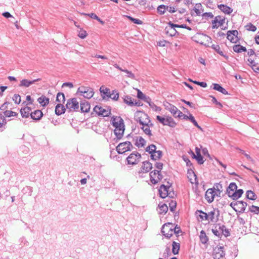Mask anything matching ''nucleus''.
Segmentation results:
<instances>
[{"label": "nucleus", "instance_id": "1", "mask_svg": "<svg viewBox=\"0 0 259 259\" xmlns=\"http://www.w3.org/2000/svg\"><path fill=\"white\" fill-rule=\"evenodd\" d=\"M237 185L235 183H231L227 189L226 193L233 200L238 199L243 193L242 189L237 190Z\"/></svg>", "mask_w": 259, "mask_h": 259}, {"label": "nucleus", "instance_id": "2", "mask_svg": "<svg viewBox=\"0 0 259 259\" xmlns=\"http://www.w3.org/2000/svg\"><path fill=\"white\" fill-rule=\"evenodd\" d=\"M136 120L140 123V124L148 125L151 121L149 117L145 113L141 111L137 112L135 114Z\"/></svg>", "mask_w": 259, "mask_h": 259}, {"label": "nucleus", "instance_id": "3", "mask_svg": "<svg viewBox=\"0 0 259 259\" xmlns=\"http://www.w3.org/2000/svg\"><path fill=\"white\" fill-rule=\"evenodd\" d=\"M76 93L79 94L84 98L90 99L93 96L94 92L93 89L91 88L82 86L78 88Z\"/></svg>", "mask_w": 259, "mask_h": 259}, {"label": "nucleus", "instance_id": "4", "mask_svg": "<svg viewBox=\"0 0 259 259\" xmlns=\"http://www.w3.org/2000/svg\"><path fill=\"white\" fill-rule=\"evenodd\" d=\"M66 109L69 112H75L79 111V105L76 98H71L67 100L66 104Z\"/></svg>", "mask_w": 259, "mask_h": 259}, {"label": "nucleus", "instance_id": "5", "mask_svg": "<svg viewBox=\"0 0 259 259\" xmlns=\"http://www.w3.org/2000/svg\"><path fill=\"white\" fill-rule=\"evenodd\" d=\"M133 145L130 142L120 143L116 148L118 154H123L127 151H131Z\"/></svg>", "mask_w": 259, "mask_h": 259}, {"label": "nucleus", "instance_id": "6", "mask_svg": "<svg viewBox=\"0 0 259 259\" xmlns=\"http://www.w3.org/2000/svg\"><path fill=\"white\" fill-rule=\"evenodd\" d=\"M156 119L163 125H168L171 127H174L176 125V123L172 118L169 116L164 117L157 115L156 116Z\"/></svg>", "mask_w": 259, "mask_h": 259}, {"label": "nucleus", "instance_id": "7", "mask_svg": "<svg viewBox=\"0 0 259 259\" xmlns=\"http://www.w3.org/2000/svg\"><path fill=\"white\" fill-rule=\"evenodd\" d=\"M161 233L167 238H170L173 234V224L172 223L165 224L161 229Z\"/></svg>", "mask_w": 259, "mask_h": 259}, {"label": "nucleus", "instance_id": "8", "mask_svg": "<svg viewBox=\"0 0 259 259\" xmlns=\"http://www.w3.org/2000/svg\"><path fill=\"white\" fill-rule=\"evenodd\" d=\"M94 111L99 116L107 117L110 113V109L108 108H103L100 106L96 105L94 108Z\"/></svg>", "mask_w": 259, "mask_h": 259}, {"label": "nucleus", "instance_id": "9", "mask_svg": "<svg viewBox=\"0 0 259 259\" xmlns=\"http://www.w3.org/2000/svg\"><path fill=\"white\" fill-rule=\"evenodd\" d=\"M197 42L204 46L209 47L211 44V38L204 34H199L197 36Z\"/></svg>", "mask_w": 259, "mask_h": 259}, {"label": "nucleus", "instance_id": "10", "mask_svg": "<svg viewBox=\"0 0 259 259\" xmlns=\"http://www.w3.org/2000/svg\"><path fill=\"white\" fill-rule=\"evenodd\" d=\"M164 106L165 107V108L169 110L171 113L175 117H181V115H182V112L179 110L178 108L175 106L174 105L166 102L165 103H164Z\"/></svg>", "mask_w": 259, "mask_h": 259}, {"label": "nucleus", "instance_id": "11", "mask_svg": "<svg viewBox=\"0 0 259 259\" xmlns=\"http://www.w3.org/2000/svg\"><path fill=\"white\" fill-rule=\"evenodd\" d=\"M214 259H221L225 255V252L224 250V247L217 246L214 249L212 253Z\"/></svg>", "mask_w": 259, "mask_h": 259}, {"label": "nucleus", "instance_id": "12", "mask_svg": "<svg viewBox=\"0 0 259 259\" xmlns=\"http://www.w3.org/2000/svg\"><path fill=\"white\" fill-rule=\"evenodd\" d=\"M141 157V155L138 152L132 153L127 158L128 164L132 165L136 164L139 162Z\"/></svg>", "mask_w": 259, "mask_h": 259}, {"label": "nucleus", "instance_id": "13", "mask_svg": "<svg viewBox=\"0 0 259 259\" xmlns=\"http://www.w3.org/2000/svg\"><path fill=\"white\" fill-rule=\"evenodd\" d=\"M238 32L236 30H229L227 32V38L233 43H236L238 40Z\"/></svg>", "mask_w": 259, "mask_h": 259}, {"label": "nucleus", "instance_id": "14", "mask_svg": "<svg viewBox=\"0 0 259 259\" xmlns=\"http://www.w3.org/2000/svg\"><path fill=\"white\" fill-rule=\"evenodd\" d=\"M112 123L113 126L114 127L116 130L118 128H123L124 124L123 120L120 117L116 116L115 117H113L111 119Z\"/></svg>", "mask_w": 259, "mask_h": 259}, {"label": "nucleus", "instance_id": "15", "mask_svg": "<svg viewBox=\"0 0 259 259\" xmlns=\"http://www.w3.org/2000/svg\"><path fill=\"white\" fill-rule=\"evenodd\" d=\"M220 213L218 209H213L207 213L208 220H210L211 222H217L219 220Z\"/></svg>", "mask_w": 259, "mask_h": 259}, {"label": "nucleus", "instance_id": "16", "mask_svg": "<svg viewBox=\"0 0 259 259\" xmlns=\"http://www.w3.org/2000/svg\"><path fill=\"white\" fill-rule=\"evenodd\" d=\"M167 183V185H162L159 189L160 196L162 198H165L168 195V191L170 185L169 183Z\"/></svg>", "mask_w": 259, "mask_h": 259}, {"label": "nucleus", "instance_id": "17", "mask_svg": "<svg viewBox=\"0 0 259 259\" xmlns=\"http://www.w3.org/2000/svg\"><path fill=\"white\" fill-rule=\"evenodd\" d=\"M215 196L214 189L209 188L205 192V198L208 203H211L213 201Z\"/></svg>", "mask_w": 259, "mask_h": 259}, {"label": "nucleus", "instance_id": "18", "mask_svg": "<svg viewBox=\"0 0 259 259\" xmlns=\"http://www.w3.org/2000/svg\"><path fill=\"white\" fill-rule=\"evenodd\" d=\"M247 205L246 202L243 201H236V211H238L240 213H243L245 210L246 207Z\"/></svg>", "mask_w": 259, "mask_h": 259}, {"label": "nucleus", "instance_id": "19", "mask_svg": "<svg viewBox=\"0 0 259 259\" xmlns=\"http://www.w3.org/2000/svg\"><path fill=\"white\" fill-rule=\"evenodd\" d=\"M100 91L101 94V96L104 100H108V97L111 93L110 90L109 88H105L102 85L100 88Z\"/></svg>", "mask_w": 259, "mask_h": 259}, {"label": "nucleus", "instance_id": "20", "mask_svg": "<svg viewBox=\"0 0 259 259\" xmlns=\"http://www.w3.org/2000/svg\"><path fill=\"white\" fill-rule=\"evenodd\" d=\"M79 108V110L81 112L87 113L89 112L91 106L88 102L84 101L80 103Z\"/></svg>", "mask_w": 259, "mask_h": 259}, {"label": "nucleus", "instance_id": "21", "mask_svg": "<svg viewBox=\"0 0 259 259\" xmlns=\"http://www.w3.org/2000/svg\"><path fill=\"white\" fill-rule=\"evenodd\" d=\"M39 80H40V78H37V79H34V80H31V81H29V80H28L27 79H22L20 81V83L19 84V86L20 87H26V88H28L30 85L32 84L33 83H35L36 81H39Z\"/></svg>", "mask_w": 259, "mask_h": 259}, {"label": "nucleus", "instance_id": "22", "mask_svg": "<svg viewBox=\"0 0 259 259\" xmlns=\"http://www.w3.org/2000/svg\"><path fill=\"white\" fill-rule=\"evenodd\" d=\"M43 115V113L41 110H36L34 112L30 113V116L32 119L36 120H38L41 119Z\"/></svg>", "mask_w": 259, "mask_h": 259}, {"label": "nucleus", "instance_id": "23", "mask_svg": "<svg viewBox=\"0 0 259 259\" xmlns=\"http://www.w3.org/2000/svg\"><path fill=\"white\" fill-rule=\"evenodd\" d=\"M169 27H166L165 30L166 31V33H168V31H173V33H170V36H174L175 35L177 31L175 29V27H179L180 28V25L178 24H174L171 22H169L168 23Z\"/></svg>", "mask_w": 259, "mask_h": 259}, {"label": "nucleus", "instance_id": "24", "mask_svg": "<svg viewBox=\"0 0 259 259\" xmlns=\"http://www.w3.org/2000/svg\"><path fill=\"white\" fill-rule=\"evenodd\" d=\"M148 125H142V127L141 128L143 130L144 132L147 135H148L149 137H151L152 136L151 134V130H150V127L153 126V124L150 122V123H148L147 124Z\"/></svg>", "mask_w": 259, "mask_h": 259}, {"label": "nucleus", "instance_id": "25", "mask_svg": "<svg viewBox=\"0 0 259 259\" xmlns=\"http://www.w3.org/2000/svg\"><path fill=\"white\" fill-rule=\"evenodd\" d=\"M222 230H221V225L216 224L212 229V232L214 235L218 237H221L222 235Z\"/></svg>", "mask_w": 259, "mask_h": 259}, {"label": "nucleus", "instance_id": "26", "mask_svg": "<svg viewBox=\"0 0 259 259\" xmlns=\"http://www.w3.org/2000/svg\"><path fill=\"white\" fill-rule=\"evenodd\" d=\"M124 130V125H123V128H118L114 130V133L117 139L120 140L122 138Z\"/></svg>", "mask_w": 259, "mask_h": 259}, {"label": "nucleus", "instance_id": "27", "mask_svg": "<svg viewBox=\"0 0 259 259\" xmlns=\"http://www.w3.org/2000/svg\"><path fill=\"white\" fill-rule=\"evenodd\" d=\"M152 168V164L149 161H145L143 162L142 166V170L144 172L149 171Z\"/></svg>", "mask_w": 259, "mask_h": 259}, {"label": "nucleus", "instance_id": "28", "mask_svg": "<svg viewBox=\"0 0 259 259\" xmlns=\"http://www.w3.org/2000/svg\"><path fill=\"white\" fill-rule=\"evenodd\" d=\"M188 174L189 176H188V178L189 179L190 182L192 184H195L197 185L198 184V182L194 172L192 170H191V172L188 171Z\"/></svg>", "mask_w": 259, "mask_h": 259}, {"label": "nucleus", "instance_id": "29", "mask_svg": "<svg viewBox=\"0 0 259 259\" xmlns=\"http://www.w3.org/2000/svg\"><path fill=\"white\" fill-rule=\"evenodd\" d=\"M188 174L189 176H188V178L189 179L190 182L192 184H195L197 185L198 184V182L194 172L192 170H191V172L188 171Z\"/></svg>", "mask_w": 259, "mask_h": 259}, {"label": "nucleus", "instance_id": "30", "mask_svg": "<svg viewBox=\"0 0 259 259\" xmlns=\"http://www.w3.org/2000/svg\"><path fill=\"white\" fill-rule=\"evenodd\" d=\"M66 109L61 104H58L55 108V113L57 115H60L65 112Z\"/></svg>", "mask_w": 259, "mask_h": 259}, {"label": "nucleus", "instance_id": "31", "mask_svg": "<svg viewBox=\"0 0 259 259\" xmlns=\"http://www.w3.org/2000/svg\"><path fill=\"white\" fill-rule=\"evenodd\" d=\"M218 7L222 12L227 14H230L233 11L231 8L223 4L219 5Z\"/></svg>", "mask_w": 259, "mask_h": 259}, {"label": "nucleus", "instance_id": "32", "mask_svg": "<svg viewBox=\"0 0 259 259\" xmlns=\"http://www.w3.org/2000/svg\"><path fill=\"white\" fill-rule=\"evenodd\" d=\"M31 108L28 106L22 108L20 110L21 114L23 117H28L30 114Z\"/></svg>", "mask_w": 259, "mask_h": 259}, {"label": "nucleus", "instance_id": "33", "mask_svg": "<svg viewBox=\"0 0 259 259\" xmlns=\"http://www.w3.org/2000/svg\"><path fill=\"white\" fill-rule=\"evenodd\" d=\"M38 102L42 106H46L49 103V99L45 96H41L37 99Z\"/></svg>", "mask_w": 259, "mask_h": 259}, {"label": "nucleus", "instance_id": "34", "mask_svg": "<svg viewBox=\"0 0 259 259\" xmlns=\"http://www.w3.org/2000/svg\"><path fill=\"white\" fill-rule=\"evenodd\" d=\"M200 240L202 244H206L208 241V238L207 237L205 232L203 230H201L199 235Z\"/></svg>", "mask_w": 259, "mask_h": 259}, {"label": "nucleus", "instance_id": "35", "mask_svg": "<svg viewBox=\"0 0 259 259\" xmlns=\"http://www.w3.org/2000/svg\"><path fill=\"white\" fill-rule=\"evenodd\" d=\"M248 61L249 62L250 65L251 66L253 71L257 73H259V67L256 66L255 60H254L253 59L250 58L248 59Z\"/></svg>", "mask_w": 259, "mask_h": 259}, {"label": "nucleus", "instance_id": "36", "mask_svg": "<svg viewBox=\"0 0 259 259\" xmlns=\"http://www.w3.org/2000/svg\"><path fill=\"white\" fill-rule=\"evenodd\" d=\"M211 48L214 50L219 54L221 56H223L225 58L227 59L228 57L227 56L224 54V52L221 50L220 47L218 45H212Z\"/></svg>", "mask_w": 259, "mask_h": 259}, {"label": "nucleus", "instance_id": "37", "mask_svg": "<svg viewBox=\"0 0 259 259\" xmlns=\"http://www.w3.org/2000/svg\"><path fill=\"white\" fill-rule=\"evenodd\" d=\"M213 89L217 90L224 95L228 94V92L220 84L217 83H213Z\"/></svg>", "mask_w": 259, "mask_h": 259}, {"label": "nucleus", "instance_id": "38", "mask_svg": "<svg viewBox=\"0 0 259 259\" xmlns=\"http://www.w3.org/2000/svg\"><path fill=\"white\" fill-rule=\"evenodd\" d=\"M180 243L173 241L172 244V252L174 254H177L180 250Z\"/></svg>", "mask_w": 259, "mask_h": 259}, {"label": "nucleus", "instance_id": "39", "mask_svg": "<svg viewBox=\"0 0 259 259\" xmlns=\"http://www.w3.org/2000/svg\"><path fill=\"white\" fill-rule=\"evenodd\" d=\"M233 50L236 53H241L242 52L246 51V48L240 45H234L233 47Z\"/></svg>", "mask_w": 259, "mask_h": 259}, {"label": "nucleus", "instance_id": "40", "mask_svg": "<svg viewBox=\"0 0 259 259\" xmlns=\"http://www.w3.org/2000/svg\"><path fill=\"white\" fill-rule=\"evenodd\" d=\"M246 198L248 199L254 200L257 198V196L255 194V193L251 191L248 190L246 193Z\"/></svg>", "mask_w": 259, "mask_h": 259}, {"label": "nucleus", "instance_id": "41", "mask_svg": "<svg viewBox=\"0 0 259 259\" xmlns=\"http://www.w3.org/2000/svg\"><path fill=\"white\" fill-rule=\"evenodd\" d=\"M191 153L192 154V157L196 159V160L197 161L199 164H202L204 163L203 158L201 154L198 155H195L194 153L192 151H191Z\"/></svg>", "mask_w": 259, "mask_h": 259}, {"label": "nucleus", "instance_id": "42", "mask_svg": "<svg viewBox=\"0 0 259 259\" xmlns=\"http://www.w3.org/2000/svg\"><path fill=\"white\" fill-rule=\"evenodd\" d=\"M162 156V152L160 150L156 151L154 153H152L151 158L152 159L156 160L161 158Z\"/></svg>", "mask_w": 259, "mask_h": 259}, {"label": "nucleus", "instance_id": "43", "mask_svg": "<svg viewBox=\"0 0 259 259\" xmlns=\"http://www.w3.org/2000/svg\"><path fill=\"white\" fill-rule=\"evenodd\" d=\"M158 172L159 170H154L150 172V180L153 184H156L158 182V180H155L154 179V177H155L156 175H157V174H158Z\"/></svg>", "mask_w": 259, "mask_h": 259}, {"label": "nucleus", "instance_id": "44", "mask_svg": "<svg viewBox=\"0 0 259 259\" xmlns=\"http://www.w3.org/2000/svg\"><path fill=\"white\" fill-rule=\"evenodd\" d=\"M145 141L141 137L138 138L136 139L135 144L138 147H142L145 145Z\"/></svg>", "mask_w": 259, "mask_h": 259}, {"label": "nucleus", "instance_id": "45", "mask_svg": "<svg viewBox=\"0 0 259 259\" xmlns=\"http://www.w3.org/2000/svg\"><path fill=\"white\" fill-rule=\"evenodd\" d=\"M110 98L113 100L117 101L119 98V94L116 90L112 91V93H110L108 99Z\"/></svg>", "mask_w": 259, "mask_h": 259}, {"label": "nucleus", "instance_id": "46", "mask_svg": "<svg viewBox=\"0 0 259 259\" xmlns=\"http://www.w3.org/2000/svg\"><path fill=\"white\" fill-rule=\"evenodd\" d=\"M221 19H222V16H217L214 18V20L212 21V28H218L219 27L218 24L220 21Z\"/></svg>", "mask_w": 259, "mask_h": 259}, {"label": "nucleus", "instance_id": "47", "mask_svg": "<svg viewBox=\"0 0 259 259\" xmlns=\"http://www.w3.org/2000/svg\"><path fill=\"white\" fill-rule=\"evenodd\" d=\"M123 101L125 103L130 106H133L134 105V101H133L132 98L128 96H124L123 98Z\"/></svg>", "mask_w": 259, "mask_h": 259}, {"label": "nucleus", "instance_id": "48", "mask_svg": "<svg viewBox=\"0 0 259 259\" xmlns=\"http://www.w3.org/2000/svg\"><path fill=\"white\" fill-rule=\"evenodd\" d=\"M56 101L59 103L63 102L64 103L65 101V95L63 93H59L57 95Z\"/></svg>", "mask_w": 259, "mask_h": 259}, {"label": "nucleus", "instance_id": "49", "mask_svg": "<svg viewBox=\"0 0 259 259\" xmlns=\"http://www.w3.org/2000/svg\"><path fill=\"white\" fill-rule=\"evenodd\" d=\"M156 146L153 144H151L146 148V150L147 152H148L151 155L152 153H154L156 151Z\"/></svg>", "mask_w": 259, "mask_h": 259}, {"label": "nucleus", "instance_id": "50", "mask_svg": "<svg viewBox=\"0 0 259 259\" xmlns=\"http://www.w3.org/2000/svg\"><path fill=\"white\" fill-rule=\"evenodd\" d=\"M197 212L200 213L199 217L202 220H208L207 213L202 211V210H197L196 213Z\"/></svg>", "mask_w": 259, "mask_h": 259}, {"label": "nucleus", "instance_id": "51", "mask_svg": "<svg viewBox=\"0 0 259 259\" xmlns=\"http://www.w3.org/2000/svg\"><path fill=\"white\" fill-rule=\"evenodd\" d=\"M215 191L218 192H222L223 191V186L220 183H217L214 185L213 188Z\"/></svg>", "mask_w": 259, "mask_h": 259}, {"label": "nucleus", "instance_id": "52", "mask_svg": "<svg viewBox=\"0 0 259 259\" xmlns=\"http://www.w3.org/2000/svg\"><path fill=\"white\" fill-rule=\"evenodd\" d=\"M159 210H160V213H165L168 210V207L165 204H163L161 205H159Z\"/></svg>", "mask_w": 259, "mask_h": 259}, {"label": "nucleus", "instance_id": "53", "mask_svg": "<svg viewBox=\"0 0 259 259\" xmlns=\"http://www.w3.org/2000/svg\"><path fill=\"white\" fill-rule=\"evenodd\" d=\"M166 6L164 5H160L157 8V12L159 13L160 15L164 14Z\"/></svg>", "mask_w": 259, "mask_h": 259}, {"label": "nucleus", "instance_id": "54", "mask_svg": "<svg viewBox=\"0 0 259 259\" xmlns=\"http://www.w3.org/2000/svg\"><path fill=\"white\" fill-rule=\"evenodd\" d=\"M221 230H222V235L227 237L230 235V232L228 229H226L225 226L221 225Z\"/></svg>", "mask_w": 259, "mask_h": 259}, {"label": "nucleus", "instance_id": "55", "mask_svg": "<svg viewBox=\"0 0 259 259\" xmlns=\"http://www.w3.org/2000/svg\"><path fill=\"white\" fill-rule=\"evenodd\" d=\"M190 120L192 122L193 124L199 129L202 130V128L198 124L197 121L195 120L194 116L192 114H190Z\"/></svg>", "mask_w": 259, "mask_h": 259}, {"label": "nucleus", "instance_id": "56", "mask_svg": "<svg viewBox=\"0 0 259 259\" xmlns=\"http://www.w3.org/2000/svg\"><path fill=\"white\" fill-rule=\"evenodd\" d=\"M17 115V113L14 111L6 110L4 112V115L6 117L15 116Z\"/></svg>", "mask_w": 259, "mask_h": 259}, {"label": "nucleus", "instance_id": "57", "mask_svg": "<svg viewBox=\"0 0 259 259\" xmlns=\"http://www.w3.org/2000/svg\"><path fill=\"white\" fill-rule=\"evenodd\" d=\"M249 210L250 211L254 212L256 214L259 213V207L256 206L255 205H251L249 207Z\"/></svg>", "mask_w": 259, "mask_h": 259}, {"label": "nucleus", "instance_id": "58", "mask_svg": "<svg viewBox=\"0 0 259 259\" xmlns=\"http://www.w3.org/2000/svg\"><path fill=\"white\" fill-rule=\"evenodd\" d=\"M13 100L17 104H19L21 102V97L18 94H15L13 97Z\"/></svg>", "mask_w": 259, "mask_h": 259}, {"label": "nucleus", "instance_id": "59", "mask_svg": "<svg viewBox=\"0 0 259 259\" xmlns=\"http://www.w3.org/2000/svg\"><path fill=\"white\" fill-rule=\"evenodd\" d=\"M127 18L135 24H141L142 23V21L138 19L134 18L131 16H127Z\"/></svg>", "mask_w": 259, "mask_h": 259}, {"label": "nucleus", "instance_id": "60", "mask_svg": "<svg viewBox=\"0 0 259 259\" xmlns=\"http://www.w3.org/2000/svg\"><path fill=\"white\" fill-rule=\"evenodd\" d=\"M246 29L251 31H255L256 29V27L253 24L249 23L246 26Z\"/></svg>", "mask_w": 259, "mask_h": 259}, {"label": "nucleus", "instance_id": "61", "mask_svg": "<svg viewBox=\"0 0 259 259\" xmlns=\"http://www.w3.org/2000/svg\"><path fill=\"white\" fill-rule=\"evenodd\" d=\"M87 33L86 31L83 30H80L78 34V36L82 39L84 38L87 36Z\"/></svg>", "mask_w": 259, "mask_h": 259}, {"label": "nucleus", "instance_id": "62", "mask_svg": "<svg viewBox=\"0 0 259 259\" xmlns=\"http://www.w3.org/2000/svg\"><path fill=\"white\" fill-rule=\"evenodd\" d=\"M137 97L141 100H144L147 96H146L140 90L137 89Z\"/></svg>", "mask_w": 259, "mask_h": 259}, {"label": "nucleus", "instance_id": "63", "mask_svg": "<svg viewBox=\"0 0 259 259\" xmlns=\"http://www.w3.org/2000/svg\"><path fill=\"white\" fill-rule=\"evenodd\" d=\"M6 124V119L5 117L1 114H0V127L3 126Z\"/></svg>", "mask_w": 259, "mask_h": 259}, {"label": "nucleus", "instance_id": "64", "mask_svg": "<svg viewBox=\"0 0 259 259\" xmlns=\"http://www.w3.org/2000/svg\"><path fill=\"white\" fill-rule=\"evenodd\" d=\"M176 204V202L173 201H171V202L169 203V209L170 211H174L175 210Z\"/></svg>", "mask_w": 259, "mask_h": 259}]
</instances>
